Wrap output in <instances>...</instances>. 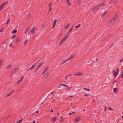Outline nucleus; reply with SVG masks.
<instances>
[{
    "label": "nucleus",
    "mask_w": 123,
    "mask_h": 123,
    "mask_svg": "<svg viewBox=\"0 0 123 123\" xmlns=\"http://www.w3.org/2000/svg\"><path fill=\"white\" fill-rule=\"evenodd\" d=\"M59 85L60 86L63 85V86H66V87H68V86L67 85H66L65 84H60Z\"/></svg>",
    "instance_id": "nucleus-35"
},
{
    "label": "nucleus",
    "mask_w": 123,
    "mask_h": 123,
    "mask_svg": "<svg viewBox=\"0 0 123 123\" xmlns=\"http://www.w3.org/2000/svg\"><path fill=\"white\" fill-rule=\"evenodd\" d=\"M45 27V25L43 26L42 27V28H43Z\"/></svg>",
    "instance_id": "nucleus-61"
},
{
    "label": "nucleus",
    "mask_w": 123,
    "mask_h": 123,
    "mask_svg": "<svg viewBox=\"0 0 123 123\" xmlns=\"http://www.w3.org/2000/svg\"><path fill=\"white\" fill-rule=\"evenodd\" d=\"M113 90L115 93H116L118 91V88H114L113 89Z\"/></svg>",
    "instance_id": "nucleus-12"
},
{
    "label": "nucleus",
    "mask_w": 123,
    "mask_h": 123,
    "mask_svg": "<svg viewBox=\"0 0 123 123\" xmlns=\"http://www.w3.org/2000/svg\"><path fill=\"white\" fill-rule=\"evenodd\" d=\"M56 117H54L52 118V121H54V123H55L56 121Z\"/></svg>",
    "instance_id": "nucleus-17"
},
{
    "label": "nucleus",
    "mask_w": 123,
    "mask_h": 123,
    "mask_svg": "<svg viewBox=\"0 0 123 123\" xmlns=\"http://www.w3.org/2000/svg\"><path fill=\"white\" fill-rule=\"evenodd\" d=\"M70 23H68L67 24L65 27L66 28H68L70 26Z\"/></svg>",
    "instance_id": "nucleus-18"
},
{
    "label": "nucleus",
    "mask_w": 123,
    "mask_h": 123,
    "mask_svg": "<svg viewBox=\"0 0 123 123\" xmlns=\"http://www.w3.org/2000/svg\"><path fill=\"white\" fill-rule=\"evenodd\" d=\"M64 119H62V120H61L60 121V122H62L64 120Z\"/></svg>",
    "instance_id": "nucleus-58"
},
{
    "label": "nucleus",
    "mask_w": 123,
    "mask_h": 123,
    "mask_svg": "<svg viewBox=\"0 0 123 123\" xmlns=\"http://www.w3.org/2000/svg\"><path fill=\"white\" fill-rule=\"evenodd\" d=\"M81 24H80L77 25V26H76L75 27V29H77L79 27L81 26Z\"/></svg>",
    "instance_id": "nucleus-23"
},
{
    "label": "nucleus",
    "mask_w": 123,
    "mask_h": 123,
    "mask_svg": "<svg viewBox=\"0 0 123 123\" xmlns=\"http://www.w3.org/2000/svg\"><path fill=\"white\" fill-rule=\"evenodd\" d=\"M83 89L88 91H90V90L89 88H83Z\"/></svg>",
    "instance_id": "nucleus-27"
},
{
    "label": "nucleus",
    "mask_w": 123,
    "mask_h": 123,
    "mask_svg": "<svg viewBox=\"0 0 123 123\" xmlns=\"http://www.w3.org/2000/svg\"><path fill=\"white\" fill-rule=\"evenodd\" d=\"M11 94L10 92L9 94H8L7 96V97H8L9 96L11 95Z\"/></svg>",
    "instance_id": "nucleus-46"
},
{
    "label": "nucleus",
    "mask_w": 123,
    "mask_h": 123,
    "mask_svg": "<svg viewBox=\"0 0 123 123\" xmlns=\"http://www.w3.org/2000/svg\"><path fill=\"white\" fill-rule=\"evenodd\" d=\"M23 120V118L21 119L20 120L18 121L17 123H20Z\"/></svg>",
    "instance_id": "nucleus-33"
},
{
    "label": "nucleus",
    "mask_w": 123,
    "mask_h": 123,
    "mask_svg": "<svg viewBox=\"0 0 123 123\" xmlns=\"http://www.w3.org/2000/svg\"><path fill=\"white\" fill-rule=\"evenodd\" d=\"M15 91V90H12L11 92H10V93L12 94V93H13V92L14 91Z\"/></svg>",
    "instance_id": "nucleus-49"
},
{
    "label": "nucleus",
    "mask_w": 123,
    "mask_h": 123,
    "mask_svg": "<svg viewBox=\"0 0 123 123\" xmlns=\"http://www.w3.org/2000/svg\"><path fill=\"white\" fill-rule=\"evenodd\" d=\"M123 60V58H122L121 60L119 61L120 62H121Z\"/></svg>",
    "instance_id": "nucleus-56"
},
{
    "label": "nucleus",
    "mask_w": 123,
    "mask_h": 123,
    "mask_svg": "<svg viewBox=\"0 0 123 123\" xmlns=\"http://www.w3.org/2000/svg\"><path fill=\"white\" fill-rule=\"evenodd\" d=\"M49 75V73H47L46 74L44 75V76L43 77V79H46V78H47L48 76Z\"/></svg>",
    "instance_id": "nucleus-9"
},
{
    "label": "nucleus",
    "mask_w": 123,
    "mask_h": 123,
    "mask_svg": "<svg viewBox=\"0 0 123 123\" xmlns=\"http://www.w3.org/2000/svg\"><path fill=\"white\" fill-rule=\"evenodd\" d=\"M70 35L69 34L67 33L66 36L65 37L67 39L69 36Z\"/></svg>",
    "instance_id": "nucleus-32"
},
{
    "label": "nucleus",
    "mask_w": 123,
    "mask_h": 123,
    "mask_svg": "<svg viewBox=\"0 0 123 123\" xmlns=\"http://www.w3.org/2000/svg\"><path fill=\"white\" fill-rule=\"evenodd\" d=\"M117 18V15H115L114 16L113 18V20H114V22L113 23V24L115 22V21L116 20V19Z\"/></svg>",
    "instance_id": "nucleus-5"
},
{
    "label": "nucleus",
    "mask_w": 123,
    "mask_h": 123,
    "mask_svg": "<svg viewBox=\"0 0 123 123\" xmlns=\"http://www.w3.org/2000/svg\"><path fill=\"white\" fill-rule=\"evenodd\" d=\"M28 41V40H27L24 43V44H25V45H26L27 44Z\"/></svg>",
    "instance_id": "nucleus-38"
},
{
    "label": "nucleus",
    "mask_w": 123,
    "mask_h": 123,
    "mask_svg": "<svg viewBox=\"0 0 123 123\" xmlns=\"http://www.w3.org/2000/svg\"><path fill=\"white\" fill-rule=\"evenodd\" d=\"M69 61V60H68V59H67L66 60H64L62 62L61 64H63V63H64L66 62H67V61Z\"/></svg>",
    "instance_id": "nucleus-20"
},
{
    "label": "nucleus",
    "mask_w": 123,
    "mask_h": 123,
    "mask_svg": "<svg viewBox=\"0 0 123 123\" xmlns=\"http://www.w3.org/2000/svg\"><path fill=\"white\" fill-rule=\"evenodd\" d=\"M38 68H37V69H36V70H34V73H35L37 71V70L38 69Z\"/></svg>",
    "instance_id": "nucleus-50"
},
{
    "label": "nucleus",
    "mask_w": 123,
    "mask_h": 123,
    "mask_svg": "<svg viewBox=\"0 0 123 123\" xmlns=\"http://www.w3.org/2000/svg\"><path fill=\"white\" fill-rule=\"evenodd\" d=\"M118 73L117 72H116L115 73H114L113 74V75L115 77H116L118 75Z\"/></svg>",
    "instance_id": "nucleus-14"
},
{
    "label": "nucleus",
    "mask_w": 123,
    "mask_h": 123,
    "mask_svg": "<svg viewBox=\"0 0 123 123\" xmlns=\"http://www.w3.org/2000/svg\"><path fill=\"white\" fill-rule=\"evenodd\" d=\"M12 66V65L11 64H9L8 66H7L6 68L7 69H8L9 68H11Z\"/></svg>",
    "instance_id": "nucleus-30"
},
{
    "label": "nucleus",
    "mask_w": 123,
    "mask_h": 123,
    "mask_svg": "<svg viewBox=\"0 0 123 123\" xmlns=\"http://www.w3.org/2000/svg\"><path fill=\"white\" fill-rule=\"evenodd\" d=\"M29 28H27V29L26 31L25 32V33H27L28 32V31L29 30Z\"/></svg>",
    "instance_id": "nucleus-43"
},
{
    "label": "nucleus",
    "mask_w": 123,
    "mask_h": 123,
    "mask_svg": "<svg viewBox=\"0 0 123 123\" xmlns=\"http://www.w3.org/2000/svg\"><path fill=\"white\" fill-rule=\"evenodd\" d=\"M44 63V62L43 61H42L41 62H40L38 65V68H39L41 67L43 64Z\"/></svg>",
    "instance_id": "nucleus-4"
},
{
    "label": "nucleus",
    "mask_w": 123,
    "mask_h": 123,
    "mask_svg": "<svg viewBox=\"0 0 123 123\" xmlns=\"http://www.w3.org/2000/svg\"><path fill=\"white\" fill-rule=\"evenodd\" d=\"M24 78V76H22L20 80H19L18 81V82L17 83V85H18V84H19V83H20L22 81V80Z\"/></svg>",
    "instance_id": "nucleus-8"
},
{
    "label": "nucleus",
    "mask_w": 123,
    "mask_h": 123,
    "mask_svg": "<svg viewBox=\"0 0 123 123\" xmlns=\"http://www.w3.org/2000/svg\"><path fill=\"white\" fill-rule=\"evenodd\" d=\"M68 3V5L69 6H70L71 5V3H70L69 2V3Z\"/></svg>",
    "instance_id": "nucleus-54"
},
{
    "label": "nucleus",
    "mask_w": 123,
    "mask_h": 123,
    "mask_svg": "<svg viewBox=\"0 0 123 123\" xmlns=\"http://www.w3.org/2000/svg\"><path fill=\"white\" fill-rule=\"evenodd\" d=\"M31 16V14H28L27 16V17L28 18H30V17Z\"/></svg>",
    "instance_id": "nucleus-45"
},
{
    "label": "nucleus",
    "mask_w": 123,
    "mask_h": 123,
    "mask_svg": "<svg viewBox=\"0 0 123 123\" xmlns=\"http://www.w3.org/2000/svg\"><path fill=\"white\" fill-rule=\"evenodd\" d=\"M99 9L98 7L96 6L93 8V11L95 12L97 11Z\"/></svg>",
    "instance_id": "nucleus-2"
},
{
    "label": "nucleus",
    "mask_w": 123,
    "mask_h": 123,
    "mask_svg": "<svg viewBox=\"0 0 123 123\" xmlns=\"http://www.w3.org/2000/svg\"><path fill=\"white\" fill-rule=\"evenodd\" d=\"M81 3V0H79L77 1V3L79 5Z\"/></svg>",
    "instance_id": "nucleus-34"
},
{
    "label": "nucleus",
    "mask_w": 123,
    "mask_h": 123,
    "mask_svg": "<svg viewBox=\"0 0 123 123\" xmlns=\"http://www.w3.org/2000/svg\"><path fill=\"white\" fill-rule=\"evenodd\" d=\"M119 71V68H117L116 70V72H117L118 73Z\"/></svg>",
    "instance_id": "nucleus-47"
},
{
    "label": "nucleus",
    "mask_w": 123,
    "mask_h": 123,
    "mask_svg": "<svg viewBox=\"0 0 123 123\" xmlns=\"http://www.w3.org/2000/svg\"><path fill=\"white\" fill-rule=\"evenodd\" d=\"M49 11H50L51 10V3H50L49 4Z\"/></svg>",
    "instance_id": "nucleus-21"
},
{
    "label": "nucleus",
    "mask_w": 123,
    "mask_h": 123,
    "mask_svg": "<svg viewBox=\"0 0 123 123\" xmlns=\"http://www.w3.org/2000/svg\"><path fill=\"white\" fill-rule=\"evenodd\" d=\"M114 21V20H113V19L112 20H110L109 21L110 23H111L112 22Z\"/></svg>",
    "instance_id": "nucleus-51"
},
{
    "label": "nucleus",
    "mask_w": 123,
    "mask_h": 123,
    "mask_svg": "<svg viewBox=\"0 0 123 123\" xmlns=\"http://www.w3.org/2000/svg\"><path fill=\"white\" fill-rule=\"evenodd\" d=\"M74 57V56L73 55H71L70 56L69 58H68V59L69 60L71 59L72 58H73Z\"/></svg>",
    "instance_id": "nucleus-15"
},
{
    "label": "nucleus",
    "mask_w": 123,
    "mask_h": 123,
    "mask_svg": "<svg viewBox=\"0 0 123 123\" xmlns=\"http://www.w3.org/2000/svg\"><path fill=\"white\" fill-rule=\"evenodd\" d=\"M54 92H52V93H50V94H54Z\"/></svg>",
    "instance_id": "nucleus-64"
},
{
    "label": "nucleus",
    "mask_w": 123,
    "mask_h": 123,
    "mask_svg": "<svg viewBox=\"0 0 123 123\" xmlns=\"http://www.w3.org/2000/svg\"><path fill=\"white\" fill-rule=\"evenodd\" d=\"M7 119H6V117H4L2 119V120H3V121H4V120H6Z\"/></svg>",
    "instance_id": "nucleus-44"
},
{
    "label": "nucleus",
    "mask_w": 123,
    "mask_h": 123,
    "mask_svg": "<svg viewBox=\"0 0 123 123\" xmlns=\"http://www.w3.org/2000/svg\"><path fill=\"white\" fill-rule=\"evenodd\" d=\"M63 42L61 40L59 43V45H62Z\"/></svg>",
    "instance_id": "nucleus-36"
},
{
    "label": "nucleus",
    "mask_w": 123,
    "mask_h": 123,
    "mask_svg": "<svg viewBox=\"0 0 123 123\" xmlns=\"http://www.w3.org/2000/svg\"><path fill=\"white\" fill-rule=\"evenodd\" d=\"M4 29V28L3 27H2L1 28V29H0V32H3Z\"/></svg>",
    "instance_id": "nucleus-25"
},
{
    "label": "nucleus",
    "mask_w": 123,
    "mask_h": 123,
    "mask_svg": "<svg viewBox=\"0 0 123 123\" xmlns=\"http://www.w3.org/2000/svg\"><path fill=\"white\" fill-rule=\"evenodd\" d=\"M18 69V68H15L12 72L11 73L12 74H13L15 73V72Z\"/></svg>",
    "instance_id": "nucleus-7"
},
{
    "label": "nucleus",
    "mask_w": 123,
    "mask_h": 123,
    "mask_svg": "<svg viewBox=\"0 0 123 123\" xmlns=\"http://www.w3.org/2000/svg\"><path fill=\"white\" fill-rule=\"evenodd\" d=\"M121 77H122L123 78V73L122 74H121Z\"/></svg>",
    "instance_id": "nucleus-55"
},
{
    "label": "nucleus",
    "mask_w": 123,
    "mask_h": 123,
    "mask_svg": "<svg viewBox=\"0 0 123 123\" xmlns=\"http://www.w3.org/2000/svg\"><path fill=\"white\" fill-rule=\"evenodd\" d=\"M21 40V39L19 37H18L16 40V42H19Z\"/></svg>",
    "instance_id": "nucleus-16"
},
{
    "label": "nucleus",
    "mask_w": 123,
    "mask_h": 123,
    "mask_svg": "<svg viewBox=\"0 0 123 123\" xmlns=\"http://www.w3.org/2000/svg\"><path fill=\"white\" fill-rule=\"evenodd\" d=\"M56 22H57V20L56 19H55L54 21L53 22V27H54L55 26L56 24Z\"/></svg>",
    "instance_id": "nucleus-11"
},
{
    "label": "nucleus",
    "mask_w": 123,
    "mask_h": 123,
    "mask_svg": "<svg viewBox=\"0 0 123 123\" xmlns=\"http://www.w3.org/2000/svg\"><path fill=\"white\" fill-rule=\"evenodd\" d=\"M81 119V118L80 117H78L76 118L75 122H77L78 121H80Z\"/></svg>",
    "instance_id": "nucleus-10"
},
{
    "label": "nucleus",
    "mask_w": 123,
    "mask_h": 123,
    "mask_svg": "<svg viewBox=\"0 0 123 123\" xmlns=\"http://www.w3.org/2000/svg\"><path fill=\"white\" fill-rule=\"evenodd\" d=\"M108 11V10H107L103 14H102V16L103 17H104V16H105V14L107 13Z\"/></svg>",
    "instance_id": "nucleus-19"
},
{
    "label": "nucleus",
    "mask_w": 123,
    "mask_h": 123,
    "mask_svg": "<svg viewBox=\"0 0 123 123\" xmlns=\"http://www.w3.org/2000/svg\"><path fill=\"white\" fill-rule=\"evenodd\" d=\"M102 5H103V4L102 3V4H100L98 5H97L96 6H97V7H98V8L99 9V8Z\"/></svg>",
    "instance_id": "nucleus-22"
},
{
    "label": "nucleus",
    "mask_w": 123,
    "mask_h": 123,
    "mask_svg": "<svg viewBox=\"0 0 123 123\" xmlns=\"http://www.w3.org/2000/svg\"><path fill=\"white\" fill-rule=\"evenodd\" d=\"M10 19H8V20L7 21V22L6 24V25H7L8 23H9L10 21Z\"/></svg>",
    "instance_id": "nucleus-37"
},
{
    "label": "nucleus",
    "mask_w": 123,
    "mask_h": 123,
    "mask_svg": "<svg viewBox=\"0 0 123 123\" xmlns=\"http://www.w3.org/2000/svg\"><path fill=\"white\" fill-rule=\"evenodd\" d=\"M10 115H8V116H6V119H8L9 117H10Z\"/></svg>",
    "instance_id": "nucleus-41"
},
{
    "label": "nucleus",
    "mask_w": 123,
    "mask_h": 123,
    "mask_svg": "<svg viewBox=\"0 0 123 123\" xmlns=\"http://www.w3.org/2000/svg\"><path fill=\"white\" fill-rule=\"evenodd\" d=\"M74 74L75 75H81L82 74V73L78 72L76 73H74Z\"/></svg>",
    "instance_id": "nucleus-6"
},
{
    "label": "nucleus",
    "mask_w": 123,
    "mask_h": 123,
    "mask_svg": "<svg viewBox=\"0 0 123 123\" xmlns=\"http://www.w3.org/2000/svg\"><path fill=\"white\" fill-rule=\"evenodd\" d=\"M117 1L116 0H111L109 3L110 4H113L115 5L117 3Z\"/></svg>",
    "instance_id": "nucleus-1"
},
{
    "label": "nucleus",
    "mask_w": 123,
    "mask_h": 123,
    "mask_svg": "<svg viewBox=\"0 0 123 123\" xmlns=\"http://www.w3.org/2000/svg\"><path fill=\"white\" fill-rule=\"evenodd\" d=\"M113 45V43H112V44H111L110 46L109 47V48H111V46Z\"/></svg>",
    "instance_id": "nucleus-52"
},
{
    "label": "nucleus",
    "mask_w": 123,
    "mask_h": 123,
    "mask_svg": "<svg viewBox=\"0 0 123 123\" xmlns=\"http://www.w3.org/2000/svg\"><path fill=\"white\" fill-rule=\"evenodd\" d=\"M45 73V72L44 71L41 74V75H42Z\"/></svg>",
    "instance_id": "nucleus-57"
},
{
    "label": "nucleus",
    "mask_w": 123,
    "mask_h": 123,
    "mask_svg": "<svg viewBox=\"0 0 123 123\" xmlns=\"http://www.w3.org/2000/svg\"><path fill=\"white\" fill-rule=\"evenodd\" d=\"M17 32V30L16 29H14L12 31V33L13 34H14L16 32Z\"/></svg>",
    "instance_id": "nucleus-24"
},
{
    "label": "nucleus",
    "mask_w": 123,
    "mask_h": 123,
    "mask_svg": "<svg viewBox=\"0 0 123 123\" xmlns=\"http://www.w3.org/2000/svg\"><path fill=\"white\" fill-rule=\"evenodd\" d=\"M15 36H16V35H13L11 39H12L13 38H14L15 37Z\"/></svg>",
    "instance_id": "nucleus-40"
},
{
    "label": "nucleus",
    "mask_w": 123,
    "mask_h": 123,
    "mask_svg": "<svg viewBox=\"0 0 123 123\" xmlns=\"http://www.w3.org/2000/svg\"><path fill=\"white\" fill-rule=\"evenodd\" d=\"M70 87H68V88H67V90H69V89H70Z\"/></svg>",
    "instance_id": "nucleus-62"
},
{
    "label": "nucleus",
    "mask_w": 123,
    "mask_h": 123,
    "mask_svg": "<svg viewBox=\"0 0 123 123\" xmlns=\"http://www.w3.org/2000/svg\"><path fill=\"white\" fill-rule=\"evenodd\" d=\"M66 1H67V3H68L69 2V1L70 0H66Z\"/></svg>",
    "instance_id": "nucleus-53"
},
{
    "label": "nucleus",
    "mask_w": 123,
    "mask_h": 123,
    "mask_svg": "<svg viewBox=\"0 0 123 123\" xmlns=\"http://www.w3.org/2000/svg\"><path fill=\"white\" fill-rule=\"evenodd\" d=\"M4 6L2 5V4H1L0 6V11H1L2 9Z\"/></svg>",
    "instance_id": "nucleus-31"
},
{
    "label": "nucleus",
    "mask_w": 123,
    "mask_h": 123,
    "mask_svg": "<svg viewBox=\"0 0 123 123\" xmlns=\"http://www.w3.org/2000/svg\"><path fill=\"white\" fill-rule=\"evenodd\" d=\"M9 43H10V47H12V48H13L14 47L13 46H12V42H9Z\"/></svg>",
    "instance_id": "nucleus-28"
},
{
    "label": "nucleus",
    "mask_w": 123,
    "mask_h": 123,
    "mask_svg": "<svg viewBox=\"0 0 123 123\" xmlns=\"http://www.w3.org/2000/svg\"><path fill=\"white\" fill-rule=\"evenodd\" d=\"M36 30V27H33L32 29L30 31H31L32 34L34 33L35 31Z\"/></svg>",
    "instance_id": "nucleus-3"
},
{
    "label": "nucleus",
    "mask_w": 123,
    "mask_h": 123,
    "mask_svg": "<svg viewBox=\"0 0 123 123\" xmlns=\"http://www.w3.org/2000/svg\"><path fill=\"white\" fill-rule=\"evenodd\" d=\"M73 28V27H72V28L67 33L69 34V33L72 30V29Z\"/></svg>",
    "instance_id": "nucleus-39"
},
{
    "label": "nucleus",
    "mask_w": 123,
    "mask_h": 123,
    "mask_svg": "<svg viewBox=\"0 0 123 123\" xmlns=\"http://www.w3.org/2000/svg\"><path fill=\"white\" fill-rule=\"evenodd\" d=\"M8 1H6L5 2H4L3 4H2V5L4 6L6 4H7L8 3Z\"/></svg>",
    "instance_id": "nucleus-29"
},
{
    "label": "nucleus",
    "mask_w": 123,
    "mask_h": 123,
    "mask_svg": "<svg viewBox=\"0 0 123 123\" xmlns=\"http://www.w3.org/2000/svg\"><path fill=\"white\" fill-rule=\"evenodd\" d=\"M63 39L64 40H65L67 39V38L65 37Z\"/></svg>",
    "instance_id": "nucleus-63"
},
{
    "label": "nucleus",
    "mask_w": 123,
    "mask_h": 123,
    "mask_svg": "<svg viewBox=\"0 0 123 123\" xmlns=\"http://www.w3.org/2000/svg\"><path fill=\"white\" fill-rule=\"evenodd\" d=\"M108 108L109 110H113L112 109L111 107H109Z\"/></svg>",
    "instance_id": "nucleus-48"
},
{
    "label": "nucleus",
    "mask_w": 123,
    "mask_h": 123,
    "mask_svg": "<svg viewBox=\"0 0 123 123\" xmlns=\"http://www.w3.org/2000/svg\"><path fill=\"white\" fill-rule=\"evenodd\" d=\"M106 108H107V107L106 106H105V110H104V111H105L106 109Z\"/></svg>",
    "instance_id": "nucleus-60"
},
{
    "label": "nucleus",
    "mask_w": 123,
    "mask_h": 123,
    "mask_svg": "<svg viewBox=\"0 0 123 123\" xmlns=\"http://www.w3.org/2000/svg\"><path fill=\"white\" fill-rule=\"evenodd\" d=\"M36 66V65H33L31 67H30L29 69H28L27 71H29L30 70H31L33 68H34L35 66Z\"/></svg>",
    "instance_id": "nucleus-13"
},
{
    "label": "nucleus",
    "mask_w": 123,
    "mask_h": 123,
    "mask_svg": "<svg viewBox=\"0 0 123 123\" xmlns=\"http://www.w3.org/2000/svg\"><path fill=\"white\" fill-rule=\"evenodd\" d=\"M48 70L49 68H48V67H47L45 69H44V72H45V73L46 71H48Z\"/></svg>",
    "instance_id": "nucleus-26"
},
{
    "label": "nucleus",
    "mask_w": 123,
    "mask_h": 123,
    "mask_svg": "<svg viewBox=\"0 0 123 123\" xmlns=\"http://www.w3.org/2000/svg\"><path fill=\"white\" fill-rule=\"evenodd\" d=\"M74 113V111H73L72 112H70L69 113V115H71L72 114H73V113Z\"/></svg>",
    "instance_id": "nucleus-42"
},
{
    "label": "nucleus",
    "mask_w": 123,
    "mask_h": 123,
    "mask_svg": "<svg viewBox=\"0 0 123 123\" xmlns=\"http://www.w3.org/2000/svg\"><path fill=\"white\" fill-rule=\"evenodd\" d=\"M116 80H115L113 82V84L116 83Z\"/></svg>",
    "instance_id": "nucleus-59"
}]
</instances>
